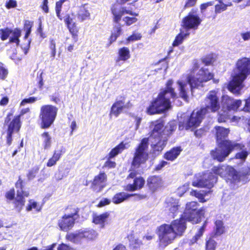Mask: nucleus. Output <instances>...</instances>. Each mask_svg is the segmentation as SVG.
Masks as SVG:
<instances>
[{
    "mask_svg": "<svg viewBox=\"0 0 250 250\" xmlns=\"http://www.w3.org/2000/svg\"><path fill=\"white\" fill-rule=\"evenodd\" d=\"M200 66L199 62L194 61L190 72L183 75L177 82L179 95L185 101L188 100L189 93L193 94L194 88L203 87V83L210 80L213 77L206 67H201L198 71Z\"/></svg>",
    "mask_w": 250,
    "mask_h": 250,
    "instance_id": "f257e3e1",
    "label": "nucleus"
},
{
    "mask_svg": "<svg viewBox=\"0 0 250 250\" xmlns=\"http://www.w3.org/2000/svg\"><path fill=\"white\" fill-rule=\"evenodd\" d=\"M186 220L183 216L180 219L175 220L169 224H163L158 229L159 245L165 248L171 244L176 237L181 236L186 229Z\"/></svg>",
    "mask_w": 250,
    "mask_h": 250,
    "instance_id": "f03ea898",
    "label": "nucleus"
},
{
    "mask_svg": "<svg viewBox=\"0 0 250 250\" xmlns=\"http://www.w3.org/2000/svg\"><path fill=\"white\" fill-rule=\"evenodd\" d=\"M250 75V59L247 58L239 59L233 69L232 80L228 86V89L234 94H239L244 86V81Z\"/></svg>",
    "mask_w": 250,
    "mask_h": 250,
    "instance_id": "7ed1b4c3",
    "label": "nucleus"
},
{
    "mask_svg": "<svg viewBox=\"0 0 250 250\" xmlns=\"http://www.w3.org/2000/svg\"><path fill=\"white\" fill-rule=\"evenodd\" d=\"M173 81L169 80L166 84V87L159 94L156 99L147 109L149 114L161 113L168 110L170 107V98H175L177 94L172 87Z\"/></svg>",
    "mask_w": 250,
    "mask_h": 250,
    "instance_id": "20e7f679",
    "label": "nucleus"
},
{
    "mask_svg": "<svg viewBox=\"0 0 250 250\" xmlns=\"http://www.w3.org/2000/svg\"><path fill=\"white\" fill-rule=\"evenodd\" d=\"M218 147L211 151V155L214 159L219 162H223L225 159L234 149L240 150L236 154V158L245 161L248 156V152L244 149V146L234 142H226L221 144H217Z\"/></svg>",
    "mask_w": 250,
    "mask_h": 250,
    "instance_id": "39448f33",
    "label": "nucleus"
},
{
    "mask_svg": "<svg viewBox=\"0 0 250 250\" xmlns=\"http://www.w3.org/2000/svg\"><path fill=\"white\" fill-rule=\"evenodd\" d=\"M150 128L152 129L148 142L151 143L152 153L155 156L158 155L167 144V139L163 134L164 123L162 121H157L151 123Z\"/></svg>",
    "mask_w": 250,
    "mask_h": 250,
    "instance_id": "423d86ee",
    "label": "nucleus"
},
{
    "mask_svg": "<svg viewBox=\"0 0 250 250\" xmlns=\"http://www.w3.org/2000/svg\"><path fill=\"white\" fill-rule=\"evenodd\" d=\"M206 114V109L204 108H201L197 111L194 110L190 116L187 117L184 121L179 122V129L193 130L199 126Z\"/></svg>",
    "mask_w": 250,
    "mask_h": 250,
    "instance_id": "0eeeda50",
    "label": "nucleus"
},
{
    "mask_svg": "<svg viewBox=\"0 0 250 250\" xmlns=\"http://www.w3.org/2000/svg\"><path fill=\"white\" fill-rule=\"evenodd\" d=\"M198 204L196 202L192 201L187 203L186 208L182 216L187 221L192 224H197L200 221L202 216L205 213V209H198Z\"/></svg>",
    "mask_w": 250,
    "mask_h": 250,
    "instance_id": "6e6552de",
    "label": "nucleus"
},
{
    "mask_svg": "<svg viewBox=\"0 0 250 250\" xmlns=\"http://www.w3.org/2000/svg\"><path fill=\"white\" fill-rule=\"evenodd\" d=\"M148 139L144 138L136 148L132 162L134 168H138L142 164H145L148 158Z\"/></svg>",
    "mask_w": 250,
    "mask_h": 250,
    "instance_id": "1a4fd4ad",
    "label": "nucleus"
},
{
    "mask_svg": "<svg viewBox=\"0 0 250 250\" xmlns=\"http://www.w3.org/2000/svg\"><path fill=\"white\" fill-rule=\"evenodd\" d=\"M57 112V107L52 105H43L41 107L39 117L42 121V128H47L51 126L56 118Z\"/></svg>",
    "mask_w": 250,
    "mask_h": 250,
    "instance_id": "9d476101",
    "label": "nucleus"
},
{
    "mask_svg": "<svg viewBox=\"0 0 250 250\" xmlns=\"http://www.w3.org/2000/svg\"><path fill=\"white\" fill-rule=\"evenodd\" d=\"M66 213L58 221V226L60 229L67 231L71 229L78 218V209L76 208H68Z\"/></svg>",
    "mask_w": 250,
    "mask_h": 250,
    "instance_id": "9b49d317",
    "label": "nucleus"
},
{
    "mask_svg": "<svg viewBox=\"0 0 250 250\" xmlns=\"http://www.w3.org/2000/svg\"><path fill=\"white\" fill-rule=\"evenodd\" d=\"M217 178L211 172L207 171L203 174H196L192 180V185L197 188L206 187L210 188L217 182Z\"/></svg>",
    "mask_w": 250,
    "mask_h": 250,
    "instance_id": "f8f14e48",
    "label": "nucleus"
},
{
    "mask_svg": "<svg viewBox=\"0 0 250 250\" xmlns=\"http://www.w3.org/2000/svg\"><path fill=\"white\" fill-rule=\"evenodd\" d=\"M98 236V232L93 229H81L74 233H70L66 235V238L68 241L78 244L81 242L82 239L84 238L88 240H94Z\"/></svg>",
    "mask_w": 250,
    "mask_h": 250,
    "instance_id": "ddd939ff",
    "label": "nucleus"
},
{
    "mask_svg": "<svg viewBox=\"0 0 250 250\" xmlns=\"http://www.w3.org/2000/svg\"><path fill=\"white\" fill-rule=\"evenodd\" d=\"M29 111L30 109L29 108L22 109L20 114L18 116H15L9 124L7 130V143L8 145H10L12 143V134L14 132H18L21 128V122L20 121V118Z\"/></svg>",
    "mask_w": 250,
    "mask_h": 250,
    "instance_id": "4468645a",
    "label": "nucleus"
},
{
    "mask_svg": "<svg viewBox=\"0 0 250 250\" xmlns=\"http://www.w3.org/2000/svg\"><path fill=\"white\" fill-rule=\"evenodd\" d=\"M213 174L218 175L225 178L227 181H236L239 179L237 172L231 167L229 166H221L214 167L212 169Z\"/></svg>",
    "mask_w": 250,
    "mask_h": 250,
    "instance_id": "2eb2a0df",
    "label": "nucleus"
},
{
    "mask_svg": "<svg viewBox=\"0 0 250 250\" xmlns=\"http://www.w3.org/2000/svg\"><path fill=\"white\" fill-rule=\"evenodd\" d=\"M202 22V20L196 10L192 9L182 20L183 27L187 29H196Z\"/></svg>",
    "mask_w": 250,
    "mask_h": 250,
    "instance_id": "dca6fc26",
    "label": "nucleus"
},
{
    "mask_svg": "<svg viewBox=\"0 0 250 250\" xmlns=\"http://www.w3.org/2000/svg\"><path fill=\"white\" fill-rule=\"evenodd\" d=\"M206 113L208 111L212 112L217 111L220 108L219 98L215 91H211L209 92L205 100Z\"/></svg>",
    "mask_w": 250,
    "mask_h": 250,
    "instance_id": "f3484780",
    "label": "nucleus"
},
{
    "mask_svg": "<svg viewBox=\"0 0 250 250\" xmlns=\"http://www.w3.org/2000/svg\"><path fill=\"white\" fill-rule=\"evenodd\" d=\"M10 34H11V36L10 37V42H15L17 45L19 44L20 42L19 37L21 35L20 30L15 29L11 31L8 28L0 29V38L2 41L6 40Z\"/></svg>",
    "mask_w": 250,
    "mask_h": 250,
    "instance_id": "a211bd4d",
    "label": "nucleus"
},
{
    "mask_svg": "<svg viewBox=\"0 0 250 250\" xmlns=\"http://www.w3.org/2000/svg\"><path fill=\"white\" fill-rule=\"evenodd\" d=\"M222 102L223 108L226 107L228 110L235 111L241 105L242 102L239 100H234L227 95H224L222 97Z\"/></svg>",
    "mask_w": 250,
    "mask_h": 250,
    "instance_id": "6ab92c4d",
    "label": "nucleus"
},
{
    "mask_svg": "<svg viewBox=\"0 0 250 250\" xmlns=\"http://www.w3.org/2000/svg\"><path fill=\"white\" fill-rule=\"evenodd\" d=\"M107 177L104 173H100L96 176L92 183V188L96 192H100L106 186Z\"/></svg>",
    "mask_w": 250,
    "mask_h": 250,
    "instance_id": "aec40b11",
    "label": "nucleus"
},
{
    "mask_svg": "<svg viewBox=\"0 0 250 250\" xmlns=\"http://www.w3.org/2000/svg\"><path fill=\"white\" fill-rule=\"evenodd\" d=\"M164 185L162 178L159 176H152L147 179V186L152 192L157 191Z\"/></svg>",
    "mask_w": 250,
    "mask_h": 250,
    "instance_id": "412c9836",
    "label": "nucleus"
},
{
    "mask_svg": "<svg viewBox=\"0 0 250 250\" xmlns=\"http://www.w3.org/2000/svg\"><path fill=\"white\" fill-rule=\"evenodd\" d=\"M112 13L113 15L114 21L118 23L121 19V17L125 14H129L131 16H138V14L133 12L130 10H127L125 7L117 8L114 7L112 8Z\"/></svg>",
    "mask_w": 250,
    "mask_h": 250,
    "instance_id": "4be33fe9",
    "label": "nucleus"
},
{
    "mask_svg": "<svg viewBox=\"0 0 250 250\" xmlns=\"http://www.w3.org/2000/svg\"><path fill=\"white\" fill-rule=\"evenodd\" d=\"M65 152V149L62 146H57L51 158H50L46 163L47 167H51L55 166L57 162L61 158L62 155Z\"/></svg>",
    "mask_w": 250,
    "mask_h": 250,
    "instance_id": "5701e85b",
    "label": "nucleus"
},
{
    "mask_svg": "<svg viewBox=\"0 0 250 250\" xmlns=\"http://www.w3.org/2000/svg\"><path fill=\"white\" fill-rule=\"evenodd\" d=\"M29 195L28 191H24L23 190H18L17 196L15 199L14 204L15 207L19 212L22 209L25 203V200L23 197H27Z\"/></svg>",
    "mask_w": 250,
    "mask_h": 250,
    "instance_id": "b1692460",
    "label": "nucleus"
},
{
    "mask_svg": "<svg viewBox=\"0 0 250 250\" xmlns=\"http://www.w3.org/2000/svg\"><path fill=\"white\" fill-rule=\"evenodd\" d=\"M216 137L217 144H221L226 142H231L229 140H226L228 136L229 130L221 126L215 127Z\"/></svg>",
    "mask_w": 250,
    "mask_h": 250,
    "instance_id": "393cba45",
    "label": "nucleus"
},
{
    "mask_svg": "<svg viewBox=\"0 0 250 250\" xmlns=\"http://www.w3.org/2000/svg\"><path fill=\"white\" fill-rule=\"evenodd\" d=\"M65 23L67 24V27L69 31L72 34V36L74 43L78 41V30L75 26V24L73 22L72 18L69 16L67 15L64 19Z\"/></svg>",
    "mask_w": 250,
    "mask_h": 250,
    "instance_id": "a878e982",
    "label": "nucleus"
},
{
    "mask_svg": "<svg viewBox=\"0 0 250 250\" xmlns=\"http://www.w3.org/2000/svg\"><path fill=\"white\" fill-rule=\"evenodd\" d=\"M167 208H168L170 213L169 215L174 218L179 212L180 208L179 202L173 198H170L167 200Z\"/></svg>",
    "mask_w": 250,
    "mask_h": 250,
    "instance_id": "bb28decb",
    "label": "nucleus"
},
{
    "mask_svg": "<svg viewBox=\"0 0 250 250\" xmlns=\"http://www.w3.org/2000/svg\"><path fill=\"white\" fill-rule=\"evenodd\" d=\"M145 184V180L141 177L134 179L132 184L126 185L125 189L128 191H133L142 188Z\"/></svg>",
    "mask_w": 250,
    "mask_h": 250,
    "instance_id": "cd10ccee",
    "label": "nucleus"
},
{
    "mask_svg": "<svg viewBox=\"0 0 250 250\" xmlns=\"http://www.w3.org/2000/svg\"><path fill=\"white\" fill-rule=\"evenodd\" d=\"M126 107H128V106L124 105V103L122 101H117L111 107L110 115H114L115 117H117L120 114L122 110Z\"/></svg>",
    "mask_w": 250,
    "mask_h": 250,
    "instance_id": "c85d7f7f",
    "label": "nucleus"
},
{
    "mask_svg": "<svg viewBox=\"0 0 250 250\" xmlns=\"http://www.w3.org/2000/svg\"><path fill=\"white\" fill-rule=\"evenodd\" d=\"M109 216V213L108 212H105L100 215L95 214L93 215L92 222L96 225H100L101 228H104L105 222Z\"/></svg>",
    "mask_w": 250,
    "mask_h": 250,
    "instance_id": "c756f323",
    "label": "nucleus"
},
{
    "mask_svg": "<svg viewBox=\"0 0 250 250\" xmlns=\"http://www.w3.org/2000/svg\"><path fill=\"white\" fill-rule=\"evenodd\" d=\"M90 9V7L88 3H85L81 5L79 7V11L77 13L78 18L81 19L82 21L85 20L88 18L90 15L89 12Z\"/></svg>",
    "mask_w": 250,
    "mask_h": 250,
    "instance_id": "7c9ffc66",
    "label": "nucleus"
},
{
    "mask_svg": "<svg viewBox=\"0 0 250 250\" xmlns=\"http://www.w3.org/2000/svg\"><path fill=\"white\" fill-rule=\"evenodd\" d=\"M118 57L116 60V62H118L121 61L125 62L130 58V50L126 47L120 48L118 50Z\"/></svg>",
    "mask_w": 250,
    "mask_h": 250,
    "instance_id": "2f4dec72",
    "label": "nucleus"
},
{
    "mask_svg": "<svg viewBox=\"0 0 250 250\" xmlns=\"http://www.w3.org/2000/svg\"><path fill=\"white\" fill-rule=\"evenodd\" d=\"M129 145L128 143H124L122 142L115 147L113 148L109 153V158H112L121 153L124 149L129 147Z\"/></svg>",
    "mask_w": 250,
    "mask_h": 250,
    "instance_id": "473e14b6",
    "label": "nucleus"
},
{
    "mask_svg": "<svg viewBox=\"0 0 250 250\" xmlns=\"http://www.w3.org/2000/svg\"><path fill=\"white\" fill-rule=\"evenodd\" d=\"M129 145L128 143H124L122 142L115 147L113 148L109 153V158H112L121 153L124 149L129 147Z\"/></svg>",
    "mask_w": 250,
    "mask_h": 250,
    "instance_id": "72a5a7b5",
    "label": "nucleus"
},
{
    "mask_svg": "<svg viewBox=\"0 0 250 250\" xmlns=\"http://www.w3.org/2000/svg\"><path fill=\"white\" fill-rule=\"evenodd\" d=\"M182 149L180 147H176L165 153L164 158L167 160L173 161L180 154Z\"/></svg>",
    "mask_w": 250,
    "mask_h": 250,
    "instance_id": "f704fd0d",
    "label": "nucleus"
},
{
    "mask_svg": "<svg viewBox=\"0 0 250 250\" xmlns=\"http://www.w3.org/2000/svg\"><path fill=\"white\" fill-rule=\"evenodd\" d=\"M210 193V191H208L206 190H192L190 191V194L192 196H194L198 199L200 202H205L208 199H205V198L207 196L208 193Z\"/></svg>",
    "mask_w": 250,
    "mask_h": 250,
    "instance_id": "c9c22d12",
    "label": "nucleus"
},
{
    "mask_svg": "<svg viewBox=\"0 0 250 250\" xmlns=\"http://www.w3.org/2000/svg\"><path fill=\"white\" fill-rule=\"evenodd\" d=\"M133 195V194H129L125 192L118 193L112 198V202L115 204H120Z\"/></svg>",
    "mask_w": 250,
    "mask_h": 250,
    "instance_id": "e433bc0d",
    "label": "nucleus"
},
{
    "mask_svg": "<svg viewBox=\"0 0 250 250\" xmlns=\"http://www.w3.org/2000/svg\"><path fill=\"white\" fill-rule=\"evenodd\" d=\"M189 35V33L181 31L176 37L172 44L173 47H176L181 44L184 40Z\"/></svg>",
    "mask_w": 250,
    "mask_h": 250,
    "instance_id": "4c0bfd02",
    "label": "nucleus"
},
{
    "mask_svg": "<svg viewBox=\"0 0 250 250\" xmlns=\"http://www.w3.org/2000/svg\"><path fill=\"white\" fill-rule=\"evenodd\" d=\"M176 127L177 125L175 122H169L164 127V129L163 130V134L167 136V138L168 136L176 129Z\"/></svg>",
    "mask_w": 250,
    "mask_h": 250,
    "instance_id": "58836bf2",
    "label": "nucleus"
},
{
    "mask_svg": "<svg viewBox=\"0 0 250 250\" xmlns=\"http://www.w3.org/2000/svg\"><path fill=\"white\" fill-rule=\"evenodd\" d=\"M215 235L220 236L225 232V227L221 220H216L214 227Z\"/></svg>",
    "mask_w": 250,
    "mask_h": 250,
    "instance_id": "ea45409f",
    "label": "nucleus"
},
{
    "mask_svg": "<svg viewBox=\"0 0 250 250\" xmlns=\"http://www.w3.org/2000/svg\"><path fill=\"white\" fill-rule=\"evenodd\" d=\"M43 140L42 146L44 149H48L51 146V137L48 132H44L42 135Z\"/></svg>",
    "mask_w": 250,
    "mask_h": 250,
    "instance_id": "a19ab883",
    "label": "nucleus"
},
{
    "mask_svg": "<svg viewBox=\"0 0 250 250\" xmlns=\"http://www.w3.org/2000/svg\"><path fill=\"white\" fill-rule=\"evenodd\" d=\"M42 206L34 200H30L26 207V210L28 211L34 209L36 211H41Z\"/></svg>",
    "mask_w": 250,
    "mask_h": 250,
    "instance_id": "79ce46f5",
    "label": "nucleus"
},
{
    "mask_svg": "<svg viewBox=\"0 0 250 250\" xmlns=\"http://www.w3.org/2000/svg\"><path fill=\"white\" fill-rule=\"evenodd\" d=\"M130 246L132 250H140V247L142 245V242L134 237L129 238Z\"/></svg>",
    "mask_w": 250,
    "mask_h": 250,
    "instance_id": "37998d69",
    "label": "nucleus"
},
{
    "mask_svg": "<svg viewBox=\"0 0 250 250\" xmlns=\"http://www.w3.org/2000/svg\"><path fill=\"white\" fill-rule=\"evenodd\" d=\"M239 179L237 181L244 180L247 179L250 175V167H244L239 172L237 173Z\"/></svg>",
    "mask_w": 250,
    "mask_h": 250,
    "instance_id": "c03bdc74",
    "label": "nucleus"
},
{
    "mask_svg": "<svg viewBox=\"0 0 250 250\" xmlns=\"http://www.w3.org/2000/svg\"><path fill=\"white\" fill-rule=\"evenodd\" d=\"M122 32L121 27L120 25L115 26L110 36L111 42H114L117 38L121 35Z\"/></svg>",
    "mask_w": 250,
    "mask_h": 250,
    "instance_id": "a18cd8bd",
    "label": "nucleus"
},
{
    "mask_svg": "<svg viewBox=\"0 0 250 250\" xmlns=\"http://www.w3.org/2000/svg\"><path fill=\"white\" fill-rule=\"evenodd\" d=\"M135 17V16H125L123 18V20L127 26H129L137 21L138 19Z\"/></svg>",
    "mask_w": 250,
    "mask_h": 250,
    "instance_id": "49530a36",
    "label": "nucleus"
},
{
    "mask_svg": "<svg viewBox=\"0 0 250 250\" xmlns=\"http://www.w3.org/2000/svg\"><path fill=\"white\" fill-rule=\"evenodd\" d=\"M32 26V22L29 21H26L24 23V28L26 31V33L24 36V39H27L31 33V28Z\"/></svg>",
    "mask_w": 250,
    "mask_h": 250,
    "instance_id": "de8ad7c7",
    "label": "nucleus"
},
{
    "mask_svg": "<svg viewBox=\"0 0 250 250\" xmlns=\"http://www.w3.org/2000/svg\"><path fill=\"white\" fill-rule=\"evenodd\" d=\"M142 38L141 34L140 33L134 32L130 36L128 37L126 40L127 43L130 42L140 40Z\"/></svg>",
    "mask_w": 250,
    "mask_h": 250,
    "instance_id": "09e8293b",
    "label": "nucleus"
},
{
    "mask_svg": "<svg viewBox=\"0 0 250 250\" xmlns=\"http://www.w3.org/2000/svg\"><path fill=\"white\" fill-rule=\"evenodd\" d=\"M64 1H65V0H60L59 1L57 2L56 4L55 9H56L57 16L61 20H62V16H61V14H60L61 11V9H62V5Z\"/></svg>",
    "mask_w": 250,
    "mask_h": 250,
    "instance_id": "8fccbe9b",
    "label": "nucleus"
},
{
    "mask_svg": "<svg viewBox=\"0 0 250 250\" xmlns=\"http://www.w3.org/2000/svg\"><path fill=\"white\" fill-rule=\"evenodd\" d=\"M189 188V184L186 183L182 186L180 187L177 189V194L179 196H182L188 189Z\"/></svg>",
    "mask_w": 250,
    "mask_h": 250,
    "instance_id": "3c124183",
    "label": "nucleus"
},
{
    "mask_svg": "<svg viewBox=\"0 0 250 250\" xmlns=\"http://www.w3.org/2000/svg\"><path fill=\"white\" fill-rule=\"evenodd\" d=\"M216 246L215 241L212 239H209L206 242V250H215Z\"/></svg>",
    "mask_w": 250,
    "mask_h": 250,
    "instance_id": "603ef678",
    "label": "nucleus"
},
{
    "mask_svg": "<svg viewBox=\"0 0 250 250\" xmlns=\"http://www.w3.org/2000/svg\"><path fill=\"white\" fill-rule=\"evenodd\" d=\"M8 73V70L4 67L3 64L0 62V78L4 79L7 77Z\"/></svg>",
    "mask_w": 250,
    "mask_h": 250,
    "instance_id": "864d4df0",
    "label": "nucleus"
},
{
    "mask_svg": "<svg viewBox=\"0 0 250 250\" xmlns=\"http://www.w3.org/2000/svg\"><path fill=\"white\" fill-rule=\"evenodd\" d=\"M37 100H38V98L36 97H29V98L24 99L21 103V105L23 106L26 104H27V103H29V104L34 103Z\"/></svg>",
    "mask_w": 250,
    "mask_h": 250,
    "instance_id": "5fc2aeb1",
    "label": "nucleus"
},
{
    "mask_svg": "<svg viewBox=\"0 0 250 250\" xmlns=\"http://www.w3.org/2000/svg\"><path fill=\"white\" fill-rule=\"evenodd\" d=\"M206 225H207V222H205L204 223L203 225L199 229L197 233L195 234V235L196 236V237H198V238H200L202 236L203 234L204 233V232L205 230V228L206 227Z\"/></svg>",
    "mask_w": 250,
    "mask_h": 250,
    "instance_id": "6e6d98bb",
    "label": "nucleus"
},
{
    "mask_svg": "<svg viewBox=\"0 0 250 250\" xmlns=\"http://www.w3.org/2000/svg\"><path fill=\"white\" fill-rule=\"evenodd\" d=\"M57 250H75V249L73 248H72L65 244H63V243L59 245L57 248Z\"/></svg>",
    "mask_w": 250,
    "mask_h": 250,
    "instance_id": "4d7b16f0",
    "label": "nucleus"
},
{
    "mask_svg": "<svg viewBox=\"0 0 250 250\" xmlns=\"http://www.w3.org/2000/svg\"><path fill=\"white\" fill-rule=\"evenodd\" d=\"M6 198L9 200H13L15 197V190L14 189H11L10 190L7 191L5 195Z\"/></svg>",
    "mask_w": 250,
    "mask_h": 250,
    "instance_id": "13d9d810",
    "label": "nucleus"
},
{
    "mask_svg": "<svg viewBox=\"0 0 250 250\" xmlns=\"http://www.w3.org/2000/svg\"><path fill=\"white\" fill-rule=\"evenodd\" d=\"M111 202V200L107 198L102 199L98 204V207H103L104 206L109 205Z\"/></svg>",
    "mask_w": 250,
    "mask_h": 250,
    "instance_id": "bf43d9fd",
    "label": "nucleus"
},
{
    "mask_svg": "<svg viewBox=\"0 0 250 250\" xmlns=\"http://www.w3.org/2000/svg\"><path fill=\"white\" fill-rule=\"evenodd\" d=\"M17 6V1L16 0H9L6 4V7L8 9L14 8Z\"/></svg>",
    "mask_w": 250,
    "mask_h": 250,
    "instance_id": "052dcab7",
    "label": "nucleus"
},
{
    "mask_svg": "<svg viewBox=\"0 0 250 250\" xmlns=\"http://www.w3.org/2000/svg\"><path fill=\"white\" fill-rule=\"evenodd\" d=\"M241 37L244 41L250 40V31L241 33Z\"/></svg>",
    "mask_w": 250,
    "mask_h": 250,
    "instance_id": "680f3d73",
    "label": "nucleus"
},
{
    "mask_svg": "<svg viewBox=\"0 0 250 250\" xmlns=\"http://www.w3.org/2000/svg\"><path fill=\"white\" fill-rule=\"evenodd\" d=\"M220 116L218 118L219 122H224L225 121L227 117L228 116V112L226 111H224V114L219 113Z\"/></svg>",
    "mask_w": 250,
    "mask_h": 250,
    "instance_id": "e2e57ef3",
    "label": "nucleus"
},
{
    "mask_svg": "<svg viewBox=\"0 0 250 250\" xmlns=\"http://www.w3.org/2000/svg\"><path fill=\"white\" fill-rule=\"evenodd\" d=\"M203 62L206 65H209L213 62V59L211 56H208L203 59Z\"/></svg>",
    "mask_w": 250,
    "mask_h": 250,
    "instance_id": "0e129e2a",
    "label": "nucleus"
},
{
    "mask_svg": "<svg viewBox=\"0 0 250 250\" xmlns=\"http://www.w3.org/2000/svg\"><path fill=\"white\" fill-rule=\"evenodd\" d=\"M196 1L197 0H188L185 5V7L188 8L194 6Z\"/></svg>",
    "mask_w": 250,
    "mask_h": 250,
    "instance_id": "69168bd1",
    "label": "nucleus"
},
{
    "mask_svg": "<svg viewBox=\"0 0 250 250\" xmlns=\"http://www.w3.org/2000/svg\"><path fill=\"white\" fill-rule=\"evenodd\" d=\"M115 166V162L110 160H108L107 161H106L104 164V167H107L108 168H113Z\"/></svg>",
    "mask_w": 250,
    "mask_h": 250,
    "instance_id": "338daca9",
    "label": "nucleus"
},
{
    "mask_svg": "<svg viewBox=\"0 0 250 250\" xmlns=\"http://www.w3.org/2000/svg\"><path fill=\"white\" fill-rule=\"evenodd\" d=\"M167 164V162L164 161H162L156 167V170H159L163 167H165Z\"/></svg>",
    "mask_w": 250,
    "mask_h": 250,
    "instance_id": "774afa93",
    "label": "nucleus"
}]
</instances>
